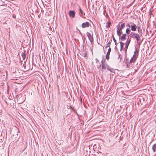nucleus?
<instances>
[{"mask_svg":"<svg viewBox=\"0 0 156 156\" xmlns=\"http://www.w3.org/2000/svg\"><path fill=\"white\" fill-rule=\"evenodd\" d=\"M129 36L130 37L136 39L137 42H138L140 38V36L139 34L133 32H132L129 36H128V37Z\"/></svg>","mask_w":156,"mask_h":156,"instance_id":"1","label":"nucleus"},{"mask_svg":"<svg viewBox=\"0 0 156 156\" xmlns=\"http://www.w3.org/2000/svg\"><path fill=\"white\" fill-rule=\"evenodd\" d=\"M87 35L88 37L90 42L92 43L94 41L93 34H92V35H91L89 33L87 32Z\"/></svg>","mask_w":156,"mask_h":156,"instance_id":"2","label":"nucleus"},{"mask_svg":"<svg viewBox=\"0 0 156 156\" xmlns=\"http://www.w3.org/2000/svg\"><path fill=\"white\" fill-rule=\"evenodd\" d=\"M131 30L133 31H135L136 30L137 27L136 25L133 22H131Z\"/></svg>","mask_w":156,"mask_h":156,"instance_id":"3","label":"nucleus"},{"mask_svg":"<svg viewBox=\"0 0 156 156\" xmlns=\"http://www.w3.org/2000/svg\"><path fill=\"white\" fill-rule=\"evenodd\" d=\"M90 25V23L88 22H86L82 24L81 27L83 28H85L87 27H89Z\"/></svg>","mask_w":156,"mask_h":156,"instance_id":"4","label":"nucleus"},{"mask_svg":"<svg viewBox=\"0 0 156 156\" xmlns=\"http://www.w3.org/2000/svg\"><path fill=\"white\" fill-rule=\"evenodd\" d=\"M119 24L117 27V30L122 31V30L125 27V23H122L120 27H119Z\"/></svg>","mask_w":156,"mask_h":156,"instance_id":"5","label":"nucleus"},{"mask_svg":"<svg viewBox=\"0 0 156 156\" xmlns=\"http://www.w3.org/2000/svg\"><path fill=\"white\" fill-rule=\"evenodd\" d=\"M69 14L70 17L73 18L75 17V12L73 10H70L69 12Z\"/></svg>","mask_w":156,"mask_h":156,"instance_id":"6","label":"nucleus"},{"mask_svg":"<svg viewBox=\"0 0 156 156\" xmlns=\"http://www.w3.org/2000/svg\"><path fill=\"white\" fill-rule=\"evenodd\" d=\"M111 51V49L110 47H109L108 49V52L106 54V58L107 60H108L109 58V55L110 54V53Z\"/></svg>","mask_w":156,"mask_h":156,"instance_id":"7","label":"nucleus"},{"mask_svg":"<svg viewBox=\"0 0 156 156\" xmlns=\"http://www.w3.org/2000/svg\"><path fill=\"white\" fill-rule=\"evenodd\" d=\"M137 58V56H136V55H134L129 61L130 62H132L133 63H134L136 61Z\"/></svg>","mask_w":156,"mask_h":156,"instance_id":"8","label":"nucleus"},{"mask_svg":"<svg viewBox=\"0 0 156 156\" xmlns=\"http://www.w3.org/2000/svg\"><path fill=\"white\" fill-rule=\"evenodd\" d=\"M133 63L132 62H130V61L129 62H126L127 67L130 69L132 68L133 67Z\"/></svg>","mask_w":156,"mask_h":156,"instance_id":"9","label":"nucleus"},{"mask_svg":"<svg viewBox=\"0 0 156 156\" xmlns=\"http://www.w3.org/2000/svg\"><path fill=\"white\" fill-rule=\"evenodd\" d=\"M126 34H122L121 37H120L121 40L122 41H124L126 39Z\"/></svg>","mask_w":156,"mask_h":156,"instance_id":"10","label":"nucleus"},{"mask_svg":"<svg viewBox=\"0 0 156 156\" xmlns=\"http://www.w3.org/2000/svg\"><path fill=\"white\" fill-rule=\"evenodd\" d=\"M108 66V65L106 63L104 64H102V70L103 69H106L107 68V66Z\"/></svg>","mask_w":156,"mask_h":156,"instance_id":"11","label":"nucleus"},{"mask_svg":"<svg viewBox=\"0 0 156 156\" xmlns=\"http://www.w3.org/2000/svg\"><path fill=\"white\" fill-rule=\"evenodd\" d=\"M80 8V12H79V14L80 16L85 15V13L83 12V11L81 8L79 7Z\"/></svg>","mask_w":156,"mask_h":156,"instance_id":"12","label":"nucleus"},{"mask_svg":"<svg viewBox=\"0 0 156 156\" xmlns=\"http://www.w3.org/2000/svg\"><path fill=\"white\" fill-rule=\"evenodd\" d=\"M122 31H120L117 30V35L120 37L121 34H122Z\"/></svg>","mask_w":156,"mask_h":156,"instance_id":"13","label":"nucleus"},{"mask_svg":"<svg viewBox=\"0 0 156 156\" xmlns=\"http://www.w3.org/2000/svg\"><path fill=\"white\" fill-rule=\"evenodd\" d=\"M112 42V40L111 38V39L109 40L108 43L106 44V48H107L110 46V44H111Z\"/></svg>","mask_w":156,"mask_h":156,"instance_id":"14","label":"nucleus"},{"mask_svg":"<svg viewBox=\"0 0 156 156\" xmlns=\"http://www.w3.org/2000/svg\"><path fill=\"white\" fill-rule=\"evenodd\" d=\"M21 56L23 60H24L26 58V55L25 52H22L21 53Z\"/></svg>","mask_w":156,"mask_h":156,"instance_id":"15","label":"nucleus"},{"mask_svg":"<svg viewBox=\"0 0 156 156\" xmlns=\"http://www.w3.org/2000/svg\"><path fill=\"white\" fill-rule=\"evenodd\" d=\"M120 51H122L123 49V45H124V44L122 42V41L120 42Z\"/></svg>","mask_w":156,"mask_h":156,"instance_id":"16","label":"nucleus"},{"mask_svg":"<svg viewBox=\"0 0 156 156\" xmlns=\"http://www.w3.org/2000/svg\"><path fill=\"white\" fill-rule=\"evenodd\" d=\"M107 69V70L111 72H112L113 69L110 67L108 65Z\"/></svg>","mask_w":156,"mask_h":156,"instance_id":"17","label":"nucleus"},{"mask_svg":"<svg viewBox=\"0 0 156 156\" xmlns=\"http://www.w3.org/2000/svg\"><path fill=\"white\" fill-rule=\"evenodd\" d=\"M138 50L137 48H136L134 52V55H136V56L137 57L138 55Z\"/></svg>","mask_w":156,"mask_h":156,"instance_id":"18","label":"nucleus"},{"mask_svg":"<svg viewBox=\"0 0 156 156\" xmlns=\"http://www.w3.org/2000/svg\"><path fill=\"white\" fill-rule=\"evenodd\" d=\"M131 31V30L129 29V28H127L126 30V35H128Z\"/></svg>","mask_w":156,"mask_h":156,"instance_id":"19","label":"nucleus"},{"mask_svg":"<svg viewBox=\"0 0 156 156\" xmlns=\"http://www.w3.org/2000/svg\"><path fill=\"white\" fill-rule=\"evenodd\" d=\"M111 23L110 21L108 22L106 24V27L107 28H109L110 26Z\"/></svg>","mask_w":156,"mask_h":156,"instance_id":"20","label":"nucleus"},{"mask_svg":"<svg viewBox=\"0 0 156 156\" xmlns=\"http://www.w3.org/2000/svg\"><path fill=\"white\" fill-rule=\"evenodd\" d=\"M152 148L154 152H155L156 151V143L153 145Z\"/></svg>","mask_w":156,"mask_h":156,"instance_id":"21","label":"nucleus"},{"mask_svg":"<svg viewBox=\"0 0 156 156\" xmlns=\"http://www.w3.org/2000/svg\"><path fill=\"white\" fill-rule=\"evenodd\" d=\"M131 38H130L129 39L128 38L127 40V41L126 42L125 44L129 45V44L130 43L131 41Z\"/></svg>","mask_w":156,"mask_h":156,"instance_id":"22","label":"nucleus"},{"mask_svg":"<svg viewBox=\"0 0 156 156\" xmlns=\"http://www.w3.org/2000/svg\"><path fill=\"white\" fill-rule=\"evenodd\" d=\"M87 55V53L84 52V53H83V56L85 58L87 59L88 57Z\"/></svg>","mask_w":156,"mask_h":156,"instance_id":"23","label":"nucleus"},{"mask_svg":"<svg viewBox=\"0 0 156 156\" xmlns=\"http://www.w3.org/2000/svg\"><path fill=\"white\" fill-rule=\"evenodd\" d=\"M112 38H113V40L115 43V45H117V42H116V40H115V39L114 36V35H112Z\"/></svg>","mask_w":156,"mask_h":156,"instance_id":"24","label":"nucleus"},{"mask_svg":"<svg viewBox=\"0 0 156 156\" xmlns=\"http://www.w3.org/2000/svg\"><path fill=\"white\" fill-rule=\"evenodd\" d=\"M131 22H130L129 23H127L126 24V26L127 27H128L129 28H130L131 27Z\"/></svg>","mask_w":156,"mask_h":156,"instance_id":"25","label":"nucleus"},{"mask_svg":"<svg viewBox=\"0 0 156 156\" xmlns=\"http://www.w3.org/2000/svg\"><path fill=\"white\" fill-rule=\"evenodd\" d=\"M105 59H104V58H103V59L102 60V61H101V63H102V64H105Z\"/></svg>","mask_w":156,"mask_h":156,"instance_id":"26","label":"nucleus"},{"mask_svg":"<svg viewBox=\"0 0 156 156\" xmlns=\"http://www.w3.org/2000/svg\"><path fill=\"white\" fill-rule=\"evenodd\" d=\"M118 59H119V60H120V61H121V60L122 59V56L120 54H119V58H118Z\"/></svg>","mask_w":156,"mask_h":156,"instance_id":"27","label":"nucleus"},{"mask_svg":"<svg viewBox=\"0 0 156 156\" xmlns=\"http://www.w3.org/2000/svg\"><path fill=\"white\" fill-rule=\"evenodd\" d=\"M95 61H96V63H98L99 62V60L98 59V58H96L95 59Z\"/></svg>","mask_w":156,"mask_h":156,"instance_id":"28","label":"nucleus"},{"mask_svg":"<svg viewBox=\"0 0 156 156\" xmlns=\"http://www.w3.org/2000/svg\"><path fill=\"white\" fill-rule=\"evenodd\" d=\"M129 45L126 44V46L124 48H126H126L128 49Z\"/></svg>","mask_w":156,"mask_h":156,"instance_id":"29","label":"nucleus"},{"mask_svg":"<svg viewBox=\"0 0 156 156\" xmlns=\"http://www.w3.org/2000/svg\"><path fill=\"white\" fill-rule=\"evenodd\" d=\"M142 40L141 41H140V40L139 41V42L138 43H139V45H140V44L142 42Z\"/></svg>","mask_w":156,"mask_h":156,"instance_id":"30","label":"nucleus"},{"mask_svg":"<svg viewBox=\"0 0 156 156\" xmlns=\"http://www.w3.org/2000/svg\"><path fill=\"white\" fill-rule=\"evenodd\" d=\"M76 29H77V30H78L79 32V34H82V33H81V31H80V30H79V29H78L77 28V27L76 28Z\"/></svg>","mask_w":156,"mask_h":156,"instance_id":"31","label":"nucleus"},{"mask_svg":"<svg viewBox=\"0 0 156 156\" xmlns=\"http://www.w3.org/2000/svg\"><path fill=\"white\" fill-rule=\"evenodd\" d=\"M76 29H77V30H78L79 32V34H82V33H81V31H80V30H79V29H78L77 28V27L76 28Z\"/></svg>","mask_w":156,"mask_h":156,"instance_id":"32","label":"nucleus"},{"mask_svg":"<svg viewBox=\"0 0 156 156\" xmlns=\"http://www.w3.org/2000/svg\"><path fill=\"white\" fill-rule=\"evenodd\" d=\"M76 29H77V30H78L79 32V34H82V33H81V31H80V30H79V29H78L77 28V27L76 28Z\"/></svg>","mask_w":156,"mask_h":156,"instance_id":"33","label":"nucleus"},{"mask_svg":"<svg viewBox=\"0 0 156 156\" xmlns=\"http://www.w3.org/2000/svg\"><path fill=\"white\" fill-rule=\"evenodd\" d=\"M124 49L125 53H126L127 48L126 49V48H124Z\"/></svg>","mask_w":156,"mask_h":156,"instance_id":"34","label":"nucleus"},{"mask_svg":"<svg viewBox=\"0 0 156 156\" xmlns=\"http://www.w3.org/2000/svg\"><path fill=\"white\" fill-rule=\"evenodd\" d=\"M72 110H73L74 111V112H76V114L77 115H78V114H77V112L76 111V110H75L74 109V108H73V109H72Z\"/></svg>","mask_w":156,"mask_h":156,"instance_id":"35","label":"nucleus"},{"mask_svg":"<svg viewBox=\"0 0 156 156\" xmlns=\"http://www.w3.org/2000/svg\"><path fill=\"white\" fill-rule=\"evenodd\" d=\"M23 66L24 68L25 69L26 68V64H23Z\"/></svg>","mask_w":156,"mask_h":156,"instance_id":"36","label":"nucleus"},{"mask_svg":"<svg viewBox=\"0 0 156 156\" xmlns=\"http://www.w3.org/2000/svg\"><path fill=\"white\" fill-rule=\"evenodd\" d=\"M137 28H138V32L139 33H140V28L139 27H137Z\"/></svg>","mask_w":156,"mask_h":156,"instance_id":"37","label":"nucleus"},{"mask_svg":"<svg viewBox=\"0 0 156 156\" xmlns=\"http://www.w3.org/2000/svg\"><path fill=\"white\" fill-rule=\"evenodd\" d=\"M69 108L72 109H73V108L71 105L69 106Z\"/></svg>","mask_w":156,"mask_h":156,"instance_id":"38","label":"nucleus"},{"mask_svg":"<svg viewBox=\"0 0 156 156\" xmlns=\"http://www.w3.org/2000/svg\"><path fill=\"white\" fill-rule=\"evenodd\" d=\"M16 133H17V135H18V131H16Z\"/></svg>","mask_w":156,"mask_h":156,"instance_id":"39","label":"nucleus"},{"mask_svg":"<svg viewBox=\"0 0 156 156\" xmlns=\"http://www.w3.org/2000/svg\"><path fill=\"white\" fill-rule=\"evenodd\" d=\"M5 72H6V73L7 74V71H6Z\"/></svg>","mask_w":156,"mask_h":156,"instance_id":"40","label":"nucleus"},{"mask_svg":"<svg viewBox=\"0 0 156 156\" xmlns=\"http://www.w3.org/2000/svg\"><path fill=\"white\" fill-rule=\"evenodd\" d=\"M115 48H116V46H115Z\"/></svg>","mask_w":156,"mask_h":156,"instance_id":"41","label":"nucleus"},{"mask_svg":"<svg viewBox=\"0 0 156 156\" xmlns=\"http://www.w3.org/2000/svg\"><path fill=\"white\" fill-rule=\"evenodd\" d=\"M24 62V63H26V62H25V61Z\"/></svg>","mask_w":156,"mask_h":156,"instance_id":"42","label":"nucleus"}]
</instances>
